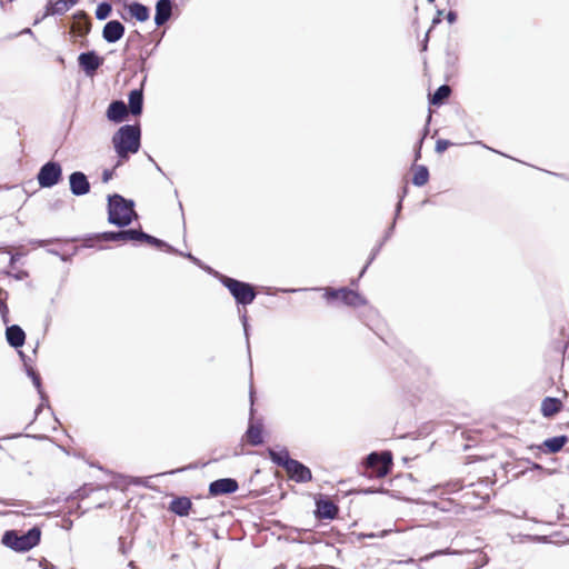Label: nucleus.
<instances>
[{
	"mask_svg": "<svg viewBox=\"0 0 569 569\" xmlns=\"http://www.w3.org/2000/svg\"><path fill=\"white\" fill-rule=\"evenodd\" d=\"M138 233H139L138 230H124V231L104 233V238L107 240H113V241L138 240Z\"/></svg>",
	"mask_w": 569,
	"mask_h": 569,
	"instance_id": "21",
	"label": "nucleus"
},
{
	"mask_svg": "<svg viewBox=\"0 0 569 569\" xmlns=\"http://www.w3.org/2000/svg\"><path fill=\"white\" fill-rule=\"evenodd\" d=\"M61 176V166L57 162L50 161L41 167L37 179L41 188H51L60 181Z\"/></svg>",
	"mask_w": 569,
	"mask_h": 569,
	"instance_id": "5",
	"label": "nucleus"
},
{
	"mask_svg": "<svg viewBox=\"0 0 569 569\" xmlns=\"http://www.w3.org/2000/svg\"><path fill=\"white\" fill-rule=\"evenodd\" d=\"M128 114V108L123 101H113L107 110V118L112 122H121Z\"/></svg>",
	"mask_w": 569,
	"mask_h": 569,
	"instance_id": "12",
	"label": "nucleus"
},
{
	"mask_svg": "<svg viewBox=\"0 0 569 569\" xmlns=\"http://www.w3.org/2000/svg\"><path fill=\"white\" fill-rule=\"evenodd\" d=\"M238 483L236 480L230 478H223L216 480L210 483L209 491L212 496H220V495H227L237 491Z\"/></svg>",
	"mask_w": 569,
	"mask_h": 569,
	"instance_id": "9",
	"label": "nucleus"
},
{
	"mask_svg": "<svg viewBox=\"0 0 569 569\" xmlns=\"http://www.w3.org/2000/svg\"><path fill=\"white\" fill-rule=\"evenodd\" d=\"M109 222L118 227H126L131 223L132 218L136 217L133 210V202L127 201L119 194L109 197L108 203Z\"/></svg>",
	"mask_w": 569,
	"mask_h": 569,
	"instance_id": "2",
	"label": "nucleus"
},
{
	"mask_svg": "<svg viewBox=\"0 0 569 569\" xmlns=\"http://www.w3.org/2000/svg\"><path fill=\"white\" fill-rule=\"evenodd\" d=\"M126 9L132 18L140 22L147 21L150 17L149 9L139 2H132L127 4Z\"/></svg>",
	"mask_w": 569,
	"mask_h": 569,
	"instance_id": "15",
	"label": "nucleus"
},
{
	"mask_svg": "<svg viewBox=\"0 0 569 569\" xmlns=\"http://www.w3.org/2000/svg\"><path fill=\"white\" fill-rule=\"evenodd\" d=\"M241 319H242V325H243L244 333H246V336H248V330H247V317H246V315H243V316L241 317Z\"/></svg>",
	"mask_w": 569,
	"mask_h": 569,
	"instance_id": "36",
	"label": "nucleus"
},
{
	"mask_svg": "<svg viewBox=\"0 0 569 569\" xmlns=\"http://www.w3.org/2000/svg\"><path fill=\"white\" fill-rule=\"evenodd\" d=\"M70 190L74 196H83L90 191V183L82 172H73L69 177Z\"/></svg>",
	"mask_w": 569,
	"mask_h": 569,
	"instance_id": "8",
	"label": "nucleus"
},
{
	"mask_svg": "<svg viewBox=\"0 0 569 569\" xmlns=\"http://www.w3.org/2000/svg\"><path fill=\"white\" fill-rule=\"evenodd\" d=\"M429 172L428 169L423 166H420L416 169V172L412 178V183L418 187H422L428 182Z\"/></svg>",
	"mask_w": 569,
	"mask_h": 569,
	"instance_id": "24",
	"label": "nucleus"
},
{
	"mask_svg": "<svg viewBox=\"0 0 569 569\" xmlns=\"http://www.w3.org/2000/svg\"><path fill=\"white\" fill-rule=\"evenodd\" d=\"M124 27L118 20L109 21L102 31V37L107 42H116L123 37Z\"/></svg>",
	"mask_w": 569,
	"mask_h": 569,
	"instance_id": "11",
	"label": "nucleus"
},
{
	"mask_svg": "<svg viewBox=\"0 0 569 569\" xmlns=\"http://www.w3.org/2000/svg\"><path fill=\"white\" fill-rule=\"evenodd\" d=\"M435 0H428V2L432 3Z\"/></svg>",
	"mask_w": 569,
	"mask_h": 569,
	"instance_id": "44",
	"label": "nucleus"
},
{
	"mask_svg": "<svg viewBox=\"0 0 569 569\" xmlns=\"http://www.w3.org/2000/svg\"><path fill=\"white\" fill-rule=\"evenodd\" d=\"M251 403L253 402V391H250Z\"/></svg>",
	"mask_w": 569,
	"mask_h": 569,
	"instance_id": "41",
	"label": "nucleus"
},
{
	"mask_svg": "<svg viewBox=\"0 0 569 569\" xmlns=\"http://www.w3.org/2000/svg\"><path fill=\"white\" fill-rule=\"evenodd\" d=\"M9 260H10V263L12 264V263L14 262V257H13V256H11V257L9 258Z\"/></svg>",
	"mask_w": 569,
	"mask_h": 569,
	"instance_id": "40",
	"label": "nucleus"
},
{
	"mask_svg": "<svg viewBox=\"0 0 569 569\" xmlns=\"http://www.w3.org/2000/svg\"><path fill=\"white\" fill-rule=\"evenodd\" d=\"M41 532L38 528H32L28 532L18 535L14 531H7L2 537V543L16 551H28L40 541Z\"/></svg>",
	"mask_w": 569,
	"mask_h": 569,
	"instance_id": "3",
	"label": "nucleus"
},
{
	"mask_svg": "<svg viewBox=\"0 0 569 569\" xmlns=\"http://www.w3.org/2000/svg\"><path fill=\"white\" fill-rule=\"evenodd\" d=\"M453 143H451L450 141L448 140H443V139H440L437 141L436 143V151L441 153L443 151H446L450 146H452Z\"/></svg>",
	"mask_w": 569,
	"mask_h": 569,
	"instance_id": "30",
	"label": "nucleus"
},
{
	"mask_svg": "<svg viewBox=\"0 0 569 569\" xmlns=\"http://www.w3.org/2000/svg\"><path fill=\"white\" fill-rule=\"evenodd\" d=\"M140 128L126 124L120 127L112 136L111 142L119 158L117 166L127 161L130 154L137 153L140 148Z\"/></svg>",
	"mask_w": 569,
	"mask_h": 569,
	"instance_id": "1",
	"label": "nucleus"
},
{
	"mask_svg": "<svg viewBox=\"0 0 569 569\" xmlns=\"http://www.w3.org/2000/svg\"><path fill=\"white\" fill-rule=\"evenodd\" d=\"M78 62L88 76H92L103 63V59L100 58L94 51H89L81 53L78 57Z\"/></svg>",
	"mask_w": 569,
	"mask_h": 569,
	"instance_id": "7",
	"label": "nucleus"
},
{
	"mask_svg": "<svg viewBox=\"0 0 569 569\" xmlns=\"http://www.w3.org/2000/svg\"><path fill=\"white\" fill-rule=\"evenodd\" d=\"M110 12H111V6L108 3H101L98 6V8L96 10V17L99 20H104L109 17Z\"/></svg>",
	"mask_w": 569,
	"mask_h": 569,
	"instance_id": "29",
	"label": "nucleus"
},
{
	"mask_svg": "<svg viewBox=\"0 0 569 569\" xmlns=\"http://www.w3.org/2000/svg\"><path fill=\"white\" fill-rule=\"evenodd\" d=\"M366 465L373 469L376 477L382 478L389 472L391 455L390 452H382L381 455L372 452L367 457Z\"/></svg>",
	"mask_w": 569,
	"mask_h": 569,
	"instance_id": "6",
	"label": "nucleus"
},
{
	"mask_svg": "<svg viewBox=\"0 0 569 569\" xmlns=\"http://www.w3.org/2000/svg\"><path fill=\"white\" fill-rule=\"evenodd\" d=\"M112 179V171L111 170H104L102 173V181L106 183L109 180Z\"/></svg>",
	"mask_w": 569,
	"mask_h": 569,
	"instance_id": "33",
	"label": "nucleus"
},
{
	"mask_svg": "<svg viewBox=\"0 0 569 569\" xmlns=\"http://www.w3.org/2000/svg\"><path fill=\"white\" fill-rule=\"evenodd\" d=\"M456 13L450 11L448 14H447V20L450 22V23H453L456 21Z\"/></svg>",
	"mask_w": 569,
	"mask_h": 569,
	"instance_id": "35",
	"label": "nucleus"
},
{
	"mask_svg": "<svg viewBox=\"0 0 569 569\" xmlns=\"http://www.w3.org/2000/svg\"><path fill=\"white\" fill-rule=\"evenodd\" d=\"M568 439L566 436H559V437H553V438H550V439H547L545 442H543V446L547 448V450L549 452H558L562 449V447L567 443Z\"/></svg>",
	"mask_w": 569,
	"mask_h": 569,
	"instance_id": "23",
	"label": "nucleus"
},
{
	"mask_svg": "<svg viewBox=\"0 0 569 569\" xmlns=\"http://www.w3.org/2000/svg\"><path fill=\"white\" fill-rule=\"evenodd\" d=\"M400 208H401V204H400V203H398L397 211H399V210H400Z\"/></svg>",
	"mask_w": 569,
	"mask_h": 569,
	"instance_id": "43",
	"label": "nucleus"
},
{
	"mask_svg": "<svg viewBox=\"0 0 569 569\" xmlns=\"http://www.w3.org/2000/svg\"><path fill=\"white\" fill-rule=\"evenodd\" d=\"M171 9L172 6L170 0H159L156 6L154 23L157 26H162L167 22L171 17Z\"/></svg>",
	"mask_w": 569,
	"mask_h": 569,
	"instance_id": "13",
	"label": "nucleus"
},
{
	"mask_svg": "<svg viewBox=\"0 0 569 569\" xmlns=\"http://www.w3.org/2000/svg\"><path fill=\"white\" fill-rule=\"evenodd\" d=\"M39 566L42 568V569H54V566L49 562L47 559H42L40 562H39Z\"/></svg>",
	"mask_w": 569,
	"mask_h": 569,
	"instance_id": "32",
	"label": "nucleus"
},
{
	"mask_svg": "<svg viewBox=\"0 0 569 569\" xmlns=\"http://www.w3.org/2000/svg\"><path fill=\"white\" fill-rule=\"evenodd\" d=\"M138 240H143V241H147L148 243L150 244H153V246H157V247H167V249L169 251H173V248L166 244L163 241L152 237V236H149L142 231H139L138 233Z\"/></svg>",
	"mask_w": 569,
	"mask_h": 569,
	"instance_id": "28",
	"label": "nucleus"
},
{
	"mask_svg": "<svg viewBox=\"0 0 569 569\" xmlns=\"http://www.w3.org/2000/svg\"><path fill=\"white\" fill-rule=\"evenodd\" d=\"M77 2L78 0H58L56 3H53L51 7L47 9V14H63Z\"/></svg>",
	"mask_w": 569,
	"mask_h": 569,
	"instance_id": "19",
	"label": "nucleus"
},
{
	"mask_svg": "<svg viewBox=\"0 0 569 569\" xmlns=\"http://www.w3.org/2000/svg\"><path fill=\"white\" fill-rule=\"evenodd\" d=\"M143 96L142 90H132L129 93V108L132 114L139 116L142 111Z\"/></svg>",
	"mask_w": 569,
	"mask_h": 569,
	"instance_id": "17",
	"label": "nucleus"
},
{
	"mask_svg": "<svg viewBox=\"0 0 569 569\" xmlns=\"http://www.w3.org/2000/svg\"><path fill=\"white\" fill-rule=\"evenodd\" d=\"M451 90L449 86H441L437 89V91L431 97V103L440 104L445 99H447L450 94Z\"/></svg>",
	"mask_w": 569,
	"mask_h": 569,
	"instance_id": "27",
	"label": "nucleus"
},
{
	"mask_svg": "<svg viewBox=\"0 0 569 569\" xmlns=\"http://www.w3.org/2000/svg\"><path fill=\"white\" fill-rule=\"evenodd\" d=\"M562 409V402L558 398L547 397L541 402V413L546 418L553 417Z\"/></svg>",
	"mask_w": 569,
	"mask_h": 569,
	"instance_id": "14",
	"label": "nucleus"
},
{
	"mask_svg": "<svg viewBox=\"0 0 569 569\" xmlns=\"http://www.w3.org/2000/svg\"><path fill=\"white\" fill-rule=\"evenodd\" d=\"M284 469L289 473L290 478L295 479L296 481L302 482L311 479L310 470L297 460L292 459L291 461L287 462V467Z\"/></svg>",
	"mask_w": 569,
	"mask_h": 569,
	"instance_id": "10",
	"label": "nucleus"
},
{
	"mask_svg": "<svg viewBox=\"0 0 569 569\" xmlns=\"http://www.w3.org/2000/svg\"><path fill=\"white\" fill-rule=\"evenodd\" d=\"M341 300L351 307H359L366 303V300L356 291L342 289Z\"/></svg>",
	"mask_w": 569,
	"mask_h": 569,
	"instance_id": "20",
	"label": "nucleus"
},
{
	"mask_svg": "<svg viewBox=\"0 0 569 569\" xmlns=\"http://www.w3.org/2000/svg\"><path fill=\"white\" fill-rule=\"evenodd\" d=\"M269 455L273 462H276L280 466H283L284 468L287 467V462L292 460L289 458L288 451H286V450H280V451L270 450Z\"/></svg>",
	"mask_w": 569,
	"mask_h": 569,
	"instance_id": "26",
	"label": "nucleus"
},
{
	"mask_svg": "<svg viewBox=\"0 0 569 569\" xmlns=\"http://www.w3.org/2000/svg\"><path fill=\"white\" fill-rule=\"evenodd\" d=\"M22 33H31V30L29 28L24 29Z\"/></svg>",
	"mask_w": 569,
	"mask_h": 569,
	"instance_id": "39",
	"label": "nucleus"
},
{
	"mask_svg": "<svg viewBox=\"0 0 569 569\" xmlns=\"http://www.w3.org/2000/svg\"><path fill=\"white\" fill-rule=\"evenodd\" d=\"M448 551H438V552H435V553H431L430 556L427 557L428 558H432L435 557L436 555H442V553H447Z\"/></svg>",
	"mask_w": 569,
	"mask_h": 569,
	"instance_id": "38",
	"label": "nucleus"
},
{
	"mask_svg": "<svg viewBox=\"0 0 569 569\" xmlns=\"http://www.w3.org/2000/svg\"><path fill=\"white\" fill-rule=\"evenodd\" d=\"M87 31H88V26H87V23H84V32H87Z\"/></svg>",
	"mask_w": 569,
	"mask_h": 569,
	"instance_id": "42",
	"label": "nucleus"
},
{
	"mask_svg": "<svg viewBox=\"0 0 569 569\" xmlns=\"http://www.w3.org/2000/svg\"><path fill=\"white\" fill-rule=\"evenodd\" d=\"M36 388L40 391V378L34 373L30 372Z\"/></svg>",
	"mask_w": 569,
	"mask_h": 569,
	"instance_id": "34",
	"label": "nucleus"
},
{
	"mask_svg": "<svg viewBox=\"0 0 569 569\" xmlns=\"http://www.w3.org/2000/svg\"><path fill=\"white\" fill-rule=\"evenodd\" d=\"M247 439L252 445H259L262 442L261 427L250 425L247 430Z\"/></svg>",
	"mask_w": 569,
	"mask_h": 569,
	"instance_id": "25",
	"label": "nucleus"
},
{
	"mask_svg": "<svg viewBox=\"0 0 569 569\" xmlns=\"http://www.w3.org/2000/svg\"><path fill=\"white\" fill-rule=\"evenodd\" d=\"M190 508L191 501L188 498H178L171 502V510L179 516L188 515Z\"/></svg>",
	"mask_w": 569,
	"mask_h": 569,
	"instance_id": "22",
	"label": "nucleus"
},
{
	"mask_svg": "<svg viewBox=\"0 0 569 569\" xmlns=\"http://www.w3.org/2000/svg\"><path fill=\"white\" fill-rule=\"evenodd\" d=\"M188 259H190L192 262L198 263V259L193 257L191 253L186 254Z\"/></svg>",
	"mask_w": 569,
	"mask_h": 569,
	"instance_id": "37",
	"label": "nucleus"
},
{
	"mask_svg": "<svg viewBox=\"0 0 569 569\" xmlns=\"http://www.w3.org/2000/svg\"><path fill=\"white\" fill-rule=\"evenodd\" d=\"M7 340L10 346L18 348L24 343L26 335L19 326H11L6 331Z\"/></svg>",
	"mask_w": 569,
	"mask_h": 569,
	"instance_id": "16",
	"label": "nucleus"
},
{
	"mask_svg": "<svg viewBox=\"0 0 569 569\" xmlns=\"http://www.w3.org/2000/svg\"><path fill=\"white\" fill-rule=\"evenodd\" d=\"M341 292H342V289H339V290L327 289L325 297L327 299H341Z\"/></svg>",
	"mask_w": 569,
	"mask_h": 569,
	"instance_id": "31",
	"label": "nucleus"
},
{
	"mask_svg": "<svg viewBox=\"0 0 569 569\" xmlns=\"http://www.w3.org/2000/svg\"><path fill=\"white\" fill-rule=\"evenodd\" d=\"M222 283L229 289L238 303L249 305L256 297L253 288L246 282L223 277Z\"/></svg>",
	"mask_w": 569,
	"mask_h": 569,
	"instance_id": "4",
	"label": "nucleus"
},
{
	"mask_svg": "<svg viewBox=\"0 0 569 569\" xmlns=\"http://www.w3.org/2000/svg\"><path fill=\"white\" fill-rule=\"evenodd\" d=\"M317 513L320 518L332 519L337 513V507L329 500L317 502Z\"/></svg>",
	"mask_w": 569,
	"mask_h": 569,
	"instance_id": "18",
	"label": "nucleus"
}]
</instances>
